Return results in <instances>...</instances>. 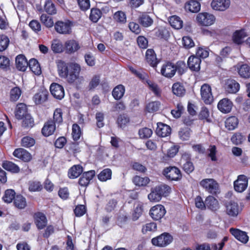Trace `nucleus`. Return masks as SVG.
Returning a JSON list of instances; mask_svg holds the SVG:
<instances>
[{"label":"nucleus","instance_id":"f257e3e1","mask_svg":"<svg viewBox=\"0 0 250 250\" xmlns=\"http://www.w3.org/2000/svg\"><path fill=\"white\" fill-rule=\"evenodd\" d=\"M57 67L60 77L64 79L69 84L80 83L83 81V78L80 76L81 67L79 64L73 62L66 63L59 61Z\"/></svg>","mask_w":250,"mask_h":250},{"label":"nucleus","instance_id":"f03ea898","mask_svg":"<svg viewBox=\"0 0 250 250\" xmlns=\"http://www.w3.org/2000/svg\"><path fill=\"white\" fill-rule=\"evenodd\" d=\"M170 188L166 185H160L152 188L151 192L148 195V199L150 202H158L162 196H167L169 192Z\"/></svg>","mask_w":250,"mask_h":250},{"label":"nucleus","instance_id":"7ed1b4c3","mask_svg":"<svg viewBox=\"0 0 250 250\" xmlns=\"http://www.w3.org/2000/svg\"><path fill=\"white\" fill-rule=\"evenodd\" d=\"M226 213L230 217L235 218L242 211V208L237 202L229 201L225 204Z\"/></svg>","mask_w":250,"mask_h":250},{"label":"nucleus","instance_id":"20e7f679","mask_svg":"<svg viewBox=\"0 0 250 250\" xmlns=\"http://www.w3.org/2000/svg\"><path fill=\"white\" fill-rule=\"evenodd\" d=\"M200 185L206 191L211 194H216L219 189L218 183L212 178L203 179L200 182Z\"/></svg>","mask_w":250,"mask_h":250},{"label":"nucleus","instance_id":"39448f33","mask_svg":"<svg viewBox=\"0 0 250 250\" xmlns=\"http://www.w3.org/2000/svg\"><path fill=\"white\" fill-rule=\"evenodd\" d=\"M196 20L200 25L208 26L214 23L215 21V18L212 14L204 12L198 14Z\"/></svg>","mask_w":250,"mask_h":250},{"label":"nucleus","instance_id":"423d86ee","mask_svg":"<svg viewBox=\"0 0 250 250\" xmlns=\"http://www.w3.org/2000/svg\"><path fill=\"white\" fill-rule=\"evenodd\" d=\"M172 237L168 233H164L152 239L151 242L154 246L164 247L169 245L172 242Z\"/></svg>","mask_w":250,"mask_h":250},{"label":"nucleus","instance_id":"0eeeda50","mask_svg":"<svg viewBox=\"0 0 250 250\" xmlns=\"http://www.w3.org/2000/svg\"><path fill=\"white\" fill-rule=\"evenodd\" d=\"M163 173L167 179L171 181H177L182 177L180 170L175 167L165 168Z\"/></svg>","mask_w":250,"mask_h":250},{"label":"nucleus","instance_id":"6e6552de","mask_svg":"<svg viewBox=\"0 0 250 250\" xmlns=\"http://www.w3.org/2000/svg\"><path fill=\"white\" fill-rule=\"evenodd\" d=\"M248 186V178L244 175H240L233 182L234 190L237 192H243L247 188Z\"/></svg>","mask_w":250,"mask_h":250},{"label":"nucleus","instance_id":"1a4fd4ad","mask_svg":"<svg viewBox=\"0 0 250 250\" xmlns=\"http://www.w3.org/2000/svg\"><path fill=\"white\" fill-rule=\"evenodd\" d=\"M166 213L165 207L162 205H157L152 207L149 211L151 218L155 220H160Z\"/></svg>","mask_w":250,"mask_h":250},{"label":"nucleus","instance_id":"9d476101","mask_svg":"<svg viewBox=\"0 0 250 250\" xmlns=\"http://www.w3.org/2000/svg\"><path fill=\"white\" fill-rule=\"evenodd\" d=\"M71 26L72 24L69 21L66 22L58 21L55 24V29L59 34H70L72 32Z\"/></svg>","mask_w":250,"mask_h":250},{"label":"nucleus","instance_id":"9b49d317","mask_svg":"<svg viewBox=\"0 0 250 250\" xmlns=\"http://www.w3.org/2000/svg\"><path fill=\"white\" fill-rule=\"evenodd\" d=\"M202 98L206 104H211L213 100L211 87L208 84H203L201 88Z\"/></svg>","mask_w":250,"mask_h":250},{"label":"nucleus","instance_id":"f8f14e48","mask_svg":"<svg viewBox=\"0 0 250 250\" xmlns=\"http://www.w3.org/2000/svg\"><path fill=\"white\" fill-rule=\"evenodd\" d=\"M175 73L176 68L174 67V63L169 62L164 64L161 69V74L167 78L173 77Z\"/></svg>","mask_w":250,"mask_h":250},{"label":"nucleus","instance_id":"ddd939ff","mask_svg":"<svg viewBox=\"0 0 250 250\" xmlns=\"http://www.w3.org/2000/svg\"><path fill=\"white\" fill-rule=\"evenodd\" d=\"M229 232L238 241L242 243L246 244L249 239L247 232L239 229L231 228Z\"/></svg>","mask_w":250,"mask_h":250},{"label":"nucleus","instance_id":"4468645a","mask_svg":"<svg viewBox=\"0 0 250 250\" xmlns=\"http://www.w3.org/2000/svg\"><path fill=\"white\" fill-rule=\"evenodd\" d=\"M224 88L227 92L235 94L239 91L240 85L235 80L228 79L225 81Z\"/></svg>","mask_w":250,"mask_h":250},{"label":"nucleus","instance_id":"2eb2a0df","mask_svg":"<svg viewBox=\"0 0 250 250\" xmlns=\"http://www.w3.org/2000/svg\"><path fill=\"white\" fill-rule=\"evenodd\" d=\"M50 90L52 96L57 99L61 100L64 97V88L61 85L53 83L50 87Z\"/></svg>","mask_w":250,"mask_h":250},{"label":"nucleus","instance_id":"dca6fc26","mask_svg":"<svg viewBox=\"0 0 250 250\" xmlns=\"http://www.w3.org/2000/svg\"><path fill=\"white\" fill-rule=\"evenodd\" d=\"M13 154L15 157L21 159L25 162H30L32 159L31 154L25 149L21 148L16 149Z\"/></svg>","mask_w":250,"mask_h":250},{"label":"nucleus","instance_id":"f3484780","mask_svg":"<svg viewBox=\"0 0 250 250\" xmlns=\"http://www.w3.org/2000/svg\"><path fill=\"white\" fill-rule=\"evenodd\" d=\"M232 106V102L228 98H224L221 100L217 105L218 109L224 113L230 112Z\"/></svg>","mask_w":250,"mask_h":250},{"label":"nucleus","instance_id":"a211bd4d","mask_svg":"<svg viewBox=\"0 0 250 250\" xmlns=\"http://www.w3.org/2000/svg\"><path fill=\"white\" fill-rule=\"evenodd\" d=\"M229 5V0H213L211 3L212 8L218 11H225Z\"/></svg>","mask_w":250,"mask_h":250},{"label":"nucleus","instance_id":"6ab92c4d","mask_svg":"<svg viewBox=\"0 0 250 250\" xmlns=\"http://www.w3.org/2000/svg\"><path fill=\"white\" fill-rule=\"evenodd\" d=\"M170 127L162 123L157 124V127L156 130L157 135L161 137H165L171 134Z\"/></svg>","mask_w":250,"mask_h":250},{"label":"nucleus","instance_id":"aec40b11","mask_svg":"<svg viewBox=\"0 0 250 250\" xmlns=\"http://www.w3.org/2000/svg\"><path fill=\"white\" fill-rule=\"evenodd\" d=\"M95 175L94 170H90L86 172H84L79 180V184L81 186L86 187L90 181L93 179Z\"/></svg>","mask_w":250,"mask_h":250},{"label":"nucleus","instance_id":"412c9836","mask_svg":"<svg viewBox=\"0 0 250 250\" xmlns=\"http://www.w3.org/2000/svg\"><path fill=\"white\" fill-rule=\"evenodd\" d=\"M184 8L186 11L197 13L200 10V3L195 0H190L186 2Z\"/></svg>","mask_w":250,"mask_h":250},{"label":"nucleus","instance_id":"4be33fe9","mask_svg":"<svg viewBox=\"0 0 250 250\" xmlns=\"http://www.w3.org/2000/svg\"><path fill=\"white\" fill-rule=\"evenodd\" d=\"M201 59L195 56L189 57L188 61V65L189 68L194 71H198L200 69Z\"/></svg>","mask_w":250,"mask_h":250},{"label":"nucleus","instance_id":"5701e85b","mask_svg":"<svg viewBox=\"0 0 250 250\" xmlns=\"http://www.w3.org/2000/svg\"><path fill=\"white\" fill-rule=\"evenodd\" d=\"M138 22L144 27L150 26L153 23V20L146 13H141L138 18Z\"/></svg>","mask_w":250,"mask_h":250},{"label":"nucleus","instance_id":"b1692460","mask_svg":"<svg viewBox=\"0 0 250 250\" xmlns=\"http://www.w3.org/2000/svg\"><path fill=\"white\" fill-rule=\"evenodd\" d=\"M206 208L212 211H216L220 208V205L214 197L209 195L206 198Z\"/></svg>","mask_w":250,"mask_h":250},{"label":"nucleus","instance_id":"393cba45","mask_svg":"<svg viewBox=\"0 0 250 250\" xmlns=\"http://www.w3.org/2000/svg\"><path fill=\"white\" fill-rule=\"evenodd\" d=\"M56 129V125L52 120L46 122L42 128V132L44 136L52 135Z\"/></svg>","mask_w":250,"mask_h":250},{"label":"nucleus","instance_id":"a878e982","mask_svg":"<svg viewBox=\"0 0 250 250\" xmlns=\"http://www.w3.org/2000/svg\"><path fill=\"white\" fill-rule=\"evenodd\" d=\"M29 62H28L25 57L23 55H19L16 58V64L17 68L21 71L26 70Z\"/></svg>","mask_w":250,"mask_h":250},{"label":"nucleus","instance_id":"bb28decb","mask_svg":"<svg viewBox=\"0 0 250 250\" xmlns=\"http://www.w3.org/2000/svg\"><path fill=\"white\" fill-rule=\"evenodd\" d=\"M146 59L147 62L153 67H156L159 62L154 50L151 49H148L146 50Z\"/></svg>","mask_w":250,"mask_h":250},{"label":"nucleus","instance_id":"cd10ccee","mask_svg":"<svg viewBox=\"0 0 250 250\" xmlns=\"http://www.w3.org/2000/svg\"><path fill=\"white\" fill-rule=\"evenodd\" d=\"M248 35L244 30H237L233 34L232 40L236 44H240L244 42V39Z\"/></svg>","mask_w":250,"mask_h":250},{"label":"nucleus","instance_id":"c85d7f7f","mask_svg":"<svg viewBox=\"0 0 250 250\" xmlns=\"http://www.w3.org/2000/svg\"><path fill=\"white\" fill-rule=\"evenodd\" d=\"M237 67L238 73L242 78L248 79L250 77V66L248 64L239 63Z\"/></svg>","mask_w":250,"mask_h":250},{"label":"nucleus","instance_id":"c756f323","mask_svg":"<svg viewBox=\"0 0 250 250\" xmlns=\"http://www.w3.org/2000/svg\"><path fill=\"white\" fill-rule=\"evenodd\" d=\"M66 52L71 54L77 51L80 48L79 43L74 40L67 41L65 43Z\"/></svg>","mask_w":250,"mask_h":250},{"label":"nucleus","instance_id":"7c9ffc66","mask_svg":"<svg viewBox=\"0 0 250 250\" xmlns=\"http://www.w3.org/2000/svg\"><path fill=\"white\" fill-rule=\"evenodd\" d=\"M26 115H29L27 113V107L26 105L23 104H19L16 107L15 111V116L17 119L20 120L21 119L26 116Z\"/></svg>","mask_w":250,"mask_h":250},{"label":"nucleus","instance_id":"2f4dec72","mask_svg":"<svg viewBox=\"0 0 250 250\" xmlns=\"http://www.w3.org/2000/svg\"><path fill=\"white\" fill-rule=\"evenodd\" d=\"M35 223L39 229H43L46 225V219L42 213H37L34 215Z\"/></svg>","mask_w":250,"mask_h":250},{"label":"nucleus","instance_id":"473e14b6","mask_svg":"<svg viewBox=\"0 0 250 250\" xmlns=\"http://www.w3.org/2000/svg\"><path fill=\"white\" fill-rule=\"evenodd\" d=\"M83 167L79 165H74L68 171V175L71 179L77 178L83 172Z\"/></svg>","mask_w":250,"mask_h":250},{"label":"nucleus","instance_id":"72a5a7b5","mask_svg":"<svg viewBox=\"0 0 250 250\" xmlns=\"http://www.w3.org/2000/svg\"><path fill=\"white\" fill-rule=\"evenodd\" d=\"M48 91L46 90L40 91L34 96V101L36 104H41L46 101L48 97Z\"/></svg>","mask_w":250,"mask_h":250},{"label":"nucleus","instance_id":"f704fd0d","mask_svg":"<svg viewBox=\"0 0 250 250\" xmlns=\"http://www.w3.org/2000/svg\"><path fill=\"white\" fill-rule=\"evenodd\" d=\"M28 66L30 70L35 75H40L41 73V68L38 61L35 59H32L29 61Z\"/></svg>","mask_w":250,"mask_h":250},{"label":"nucleus","instance_id":"c9c22d12","mask_svg":"<svg viewBox=\"0 0 250 250\" xmlns=\"http://www.w3.org/2000/svg\"><path fill=\"white\" fill-rule=\"evenodd\" d=\"M172 91L174 95L179 97L184 96L186 93L184 86L180 83H176L173 84Z\"/></svg>","mask_w":250,"mask_h":250},{"label":"nucleus","instance_id":"e433bc0d","mask_svg":"<svg viewBox=\"0 0 250 250\" xmlns=\"http://www.w3.org/2000/svg\"><path fill=\"white\" fill-rule=\"evenodd\" d=\"M169 22L173 28L176 29H181L183 25V21L181 18L175 15L169 18Z\"/></svg>","mask_w":250,"mask_h":250},{"label":"nucleus","instance_id":"4c0bfd02","mask_svg":"<svg viewBox=\"0 0 250 250\" xmlns=\"http://www.w3.org/2000/svg\"><path fill=\"white\" fill-rule=\"evenodd\" d=\"M14 204L15 206L19 209H23L25 208L27 205L25 198L21 195H17L16 196L14 200Z\"/></svg>","mask_w":250,"mask_h":250},{"label":"nucleus","instance_id":"58836bf2","mask_svg":"<svg viewBox=\"0 0 250 250\" xmlns=\"http://www.w3.org/2000/svg\"><path fill=\"white\" fill-rule=\"evenodd\" d=\"M238 124V120L235 116L228 118L225 121L226 127L229 130H233L237 127Z\"/></svg>","mask_w":250,"mask_h":250},{"label":"nucleus","instance_id":"ea45409f","mask_svg":"<svg viewBox=\"0 0 250 250\" xmlns=\"http://www.w3.org/2000/svg\"><path fill=\"white\" fill-rule=\"evenodd\" d=\"M125 92V87L123 85L120 84L113 89L112 95L115 99L120 100L123 97Z\"/></svg>","mask_w":250,"mask_h":250},{"label":"nucleus","instance_id":"a19ab883","mask_svg":"<svg viewBox=\"0 0 250 250\" xmlns=\"http://www.w3.org/2000/svg\"><path fill=\"white\" fill-rule=\"evenodd\" d=\"M2 167L5 169L13 173H18L20 170V168L18 165L10 161L3 162Z\"/></svg>","mask_w":250,"mask_h":250},{"label":"nucleus","instance_id":"79ce46f5","mask_svg":"<svg viewBox=\"0 0 250 250\" xmlns=\"http://www.w3.org/2000/svg\"><path fill=\"white\" fill-rule=\"evenodd\" d=\"M152 130L148 127H143L140 129L138 131L139 137L141 139H148L152 135Z\"/></svg>","mask_w":250,"mask_h":250},{"label":"nucleus","instance_id":"37998d69","mask_svg":"<svg viewBox=\"0 0 250 250\" xmlns=\"http://www.w3.org/2000/svg\"><path fill=\"white\" fill-rule=\"evenodd\" d=\"M51 48L54 53H61L63 50V47L62 42L58 40H53Z\"/></svg>","mask_w":250,"mask_h":250},{"label":"nucleus","instance_id":"c03bdc74","mask_svg":"<svg viewBox=\"0 0 250 250\" xmlns=\"http://www.w3.org/2000/svg\"><path fill=\"white\" fill-rule=\"evenodd\" d=\"M143 210L142 203L137 202L135 204V208L132 214V219L134 221L137 220L141 216Z\"/></svg>","mask_w":250,"mask_h":250},{"label":"nucleus","instance_id":"a18cd8bd","mask_svg":"<svg viewBox=\"0 0 250 250\" xmlns=\"http://www.w3.org/2000/svg\"><path fill=\"white\" fill-rule=\"evenodd\" d=\"M15 192L11 189H7L2 197L3 201L6 203H10L15 199Z\"/></svg>","mask_w":250,"mask_h":250},{"label":"nucleus","instance_id":"49530a36","mask_svg":"<svg viewBox=\"0 0 250 250\" xmlns=\"http://www.w3.org/2000/svg\"><path fill=\"white\" fill-rule=\"evenodd\" d=\"M102 15V12L98 8H93L91 9L89 19L93 22H97Z\"/></svg>","mask_w":250,"mask_h":250},{"label":"nucleus","instance_id":"de8ad7c7","mask_svg":"<svg viewBox=\"0 0 250 250\" xmlns=\"http://www.w3.org/2000/svg\"><path fill=\"white\" fill-rule=\"evenodd\" d=\"M44 9L49 15H54L57 13L55 4L50 0L46 1L44 6Z\"/></svg>","mask_w":250,"mask_h":250},{"label":"nucleus","instance_id":"09e8293b","mask_svg":"<svg viewBox=\"0 0 250 250\" xmlns=\"http://www.w3.org/2000/svg\"><path fill=\"white\" fill-rule=\"evenodd\" d=\"M149 179L147 177H141L136 176L133 178V183L138 186H146L149 182Z\"/></svg>","mask_w":250,"mask_h":250},{"label":"nucleus","instance_id":"8fccbe9b","mask_svg":"<svg viewBox=\"0 0 250 250\" xmlns=\"http://www.w3.org/2000/svg\"><path fill=\"white\" fill-rule=\"evenodd\" d=\"M112 171L109 168H106L102 171L98 175V179L101 181H106L111 178Z\"/></svg>","mask_w":250,"mask_h":250},{"label":"nucleus","instance_id":"3c124183","mask_svg":"<svg viewBox=\"0 0 250 250\" xmlns=\"http://www.w3.org/2000/svg\"><path fill=\"white\" fill-rule=\"evenodd\" d=\"M62 112L61 108H57L55 110L53 114V120H52L54 124H60L62 122Z\"/></svg>","mask_w":250,"mask_h":250},{"label":"nucleus","instance_id":"603ef678","mask_svg":"<svg viewBox=\"0 0 250 250\" xmlns=\"http://www.w3.org/2000/svg\"><path fill=\"white\" fill-rule=\"evenodd\" d=\"M113 18L116 21L121 23H124L126 21V15L125 13L122 11L116 12L114 14Z\"/></svg>","mask_w":250,"mask_h":250},{"label":"nucleus","instance_id":"864d4df0","mask_svg":"<svg viewBox=\"0 0 250 250\" xmlns=\"http://www.w3.org/2000/svg\"><path fill=\"white\" fill-rule=\"evenodd\" d=\"M190 130L188 127L181 128L179 131L178 134L181 140H187L190 137Z\"/></svg>","mask_w":250,"mask_h":250},{"label":"nucleus","instance_id":"5fc2aeb1","mask_svg":"<svg viewBox=\"0 0 250 250\" xmlns=\"http://www.w3.org/2000/svg\"><path fill=\"white\" fill-rule=\"evenodd\" d=\"M9 42L8 38L3 35H0V51L5 50L8 47Z\"/></svg>","mask_w":250,"mask_h":250},{"label":"nucleus","instance_id":"6e6d98bb","mask_svg":"<svg viewBox=\"0 0 250 250\" xmlns=\"http://www.w3.org/2000/svg\"><path fill=\"white\" fill-rule=\"evenodd\" d=\"M160 104L159 102H152L146 105V109L149 112H155L158 110Z\"/></svg>","mask_w":250,"mask_h":250},{"label":"nucleus","instance_id":"4d7b16f0","mask_svg":"<svg viewBox=\"0 0 250 250\" xmlns=\"http://www.w3.org/2000/svg\"><path fill=\"white\" fill-rule=\"evenodd\" d=\"M28 188L30 191H38L42 189V185L40 182L31 181L29 183Z\"/></svg>","mask_w":250,"mask_h":250},{"label":"nucleus","instance_id":"13d9d810","mask_svg":"<svg viewBox=\"0 0 250 250\" xmlns=\"http://www.w3.org/2000/svg\"><path fill=\"white\" fill-rule=\"evenodd\" d=\"M157 229L156 224L155 223H149L144 225L142 227V231L145 234L148 232L154 231Z\"/></svg>","mask_w":250,"mask_h":250},{"label":"nucleus","instance_id":"bf43d9fd","mask_svg":"<svg viewBox=\"0 0 250 250\" xmlns=\"http://www.w3.org/2000/svg\"><path fill=\"white\" fill-rule=\"evenodd\" d=\"M21 95V91L18 87L12 88L10 91V100L12 101H16Z\"/></svg>","mask_w":250,"mask_h":250},{"label":"nucleus","instance_id":"052dcab7","mask_svg":"<svg viewBox=\"0 0 250 250\" xmlns=\"http://www.w3.org/2000/svg\"><path fill=\"white\" fill-rule=\"evenodd\" d=\"M72 135L74 141L80 139L81 131L80 127L78 125L74 124L73 125Z\"/></svg>","mask_w":250,"mask_h":250},{"label":"nucleus","instance_id":"680f3d73","mask_svg":"<svg viewBox=\"0 0 250 250\" xmlns=\"http://www.w3.org/2000/svg\"><path fill=\"white\" fill-rule=\"evenodd\" d=\"M22 126L25 127H31L34 125V120L31 116L29 115H26L23 118Z\"/></svg>","mask_w":250,"mask_h":250},{"label":"nucleus","instance_id":"e2e57ef3","mask_svg":"<svg viewBox=\"0 0 250 250\" xmlns=\"http://www.w3.org/2000/svg\"><path fill=\"white\" fill-rule=\"evenodd\" d=\"M179 149V146L176 145H171L167 149V155L169 157L172 158L176 155Z\"/></svg>","mask_w":250,"mask_h":250},{"label":"nucleus","instance_id":"0e129e2a","mask_svg":"<svg viewBox=\"0 0 250 250\" xmlns=\"http://www.w3.org/2000/svg\"><path fill=\"white\" fill-rule=\"evenodd\" d=\"M86 212V208L84 205H81L77 206L74 209L75 215L77 217H81Z\"/></svg>","mask_w":250,"mask_h":250},{"label":"nucleus","instance_id":"69168bd1","mask_svg":"<svg viewBox=\"0 0 250 250\" xmlns=\"http://www.w3.org/2000/svg\"><path fill=\"white\" fill-rule=\"evenodd\" d=\"M129 29L136 34H139L141 31L139 25L134 22H130L128 24Z\"/></svg>","mask_w":250,"mask_h":250},{"label":"nucleus","instance_id":"338daca9","mask_svg":"<svg viewBox=\"0 0 250 250\" xmlns=\"http://www.w3.org/2000/svg\"><path fill=\"white\" fill-rule=\"evenodd\" d=\"M183 44L186 48H191L194 45V43L192 39L188 36L183 38Z\"/></svg>","mask_w":250,"mask_h":250},{"label":"nucleus","instance_id":"774afa93","mask_svg":"<svg viewBox=\"0 0 250 250\" xmlns=\"http://www.w3.org/2000/svg\"><path fill=\"white\" fill-rule=\"evenodd\" d=\"M185 65V63L183 61H179L176 64H174V67L176 68V72L177 71L180 75H182L184 72Z\"/></svg>","mask_w":250,"mask_h":250}]
</instances>
